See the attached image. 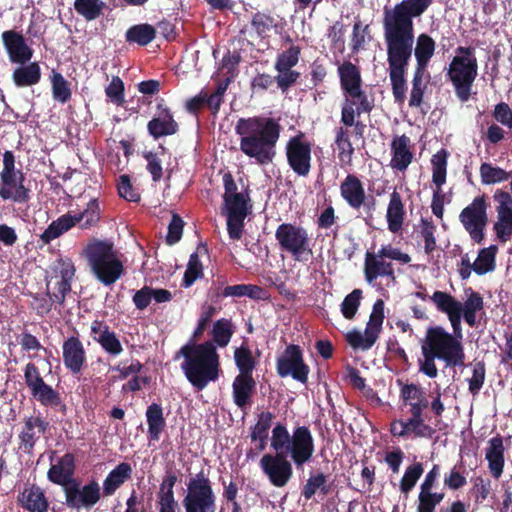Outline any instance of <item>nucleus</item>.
Here are the masks:
<instances>
[{
  "instance_id": "f257e3e1",
  "label": "nucleus",
  "mask_w": 512,
  "mask_h": 512,
  "mask_svg": "<svg viewBox=\"0 0 512 512\" xmlns=\"http://www.w3.org/2000/svg\"><path fill=\"white\" fill-rule=\"evenodd\" d=\"M433 0H402L393 7L383 9V35L386 45L388 72L392 94L398 104L406 99L408 66L414 52V71L426 72L436 50L435 40L421 33L415 40L413 20L431 6Z\"/></svg>"
},
{
  "instance_id": "f03ea898",
  "label": "nucleus",
  "mask_w": 512,
  "mask_h": 512,
  "mask_svg": "<svg viewBox=\"0 0 512 512\" xmlns=\"http://www.w3.org/2000/svg\"><path fill=\"white\" fill-rule=\"evenodd\" d=\"M430 299L438 311L447 315L452 327V333H449L442 326H430L421 342L419 371L433 379L438 375L436 360L443 361L446 367H461L464 365L465 352L460 304L454 296L440 290L435 291Z\"/></svg>"
},
{
  "instance_id": "7ed1b4c3",
  "label": "nucleus",
  "mask_w": 512,
  "mask_h": 512,
  "mask_svg": "<svg viewBox=\"0 0 512 512\" xmlns=\"http://www.w3.org/2000/svg\"><path fill=\"white\" fill-rule=\"evenodd\" d=\"M281 130L276 119L265 116L242 117L235 124L240 151L260 166L273 162Z\"/></svg>"
},
{
  "instance_id": "20e7f679",
  "label": "nucleus",
  "mask_w": 512,
  "mask_h": 512,
  "mask_svg": "<svg viewBox=\"0 0 512 512\" xmlns=\"http://www.w3.org/2000/svg\"><path fill=\"white\" fill-rule=\"evenodd\" d=\"M184 358L181 369L189 383L198 391L218 380L221 372L220 356L210 341H189L177 352L175 359Z\"/></svg>"
},
{
  "instance_id": "39448f33",
  "label": "nucleus",
  "mask_w": 512,
  "mask_h": 512,
  "mask_svg": "<svg viewBox=\"0 0 512 512\" xmlns=\"http://www.w3.org/2000/svg\"><path fill=\"white\" fill-rule=\"evenodd\" d=\"M91 271L104 285L114 284L124 273V266L108 241L96 240L85 249Z\"/></svg>"
},
{
  "instance_id": "423d86ee",
  "label": "nucleus",
  "mask_w": 512,
  "mask_h": 512,
  "mask_svg": "<svg viewBox=\"0 0 512 512\" xmlns=\"http://www.w3.org/2000/svg\"><path fill=\"white\" fill-rule=\"evenodd\" d=\"M186 486L187 493L182 500L185 512L216 511V495L212 482L203 470L191 476Z\"/></svg>"
},
{
  "instance_id": "0eeeda50",
  "label": "nucleus",
  "mask_w": 512,
  "mask_h": 512,
  "mask_svg": "<svg viewBox=\"0 0 512 512\" xmlns=\"http://www.w3.org/2000/svg\"><path fill=\"white\" fill-rule=\"evenodd\" d=\"M275 238L281 250L290 253L296 261H306L313 254L308 231L300 225L280 224L275 231Z\"/></svg>"
},
{
  "instance_id": "6e6552de",
  "label": "nucleus",
  "mask_w": 512,
  "mask_h": 512,
  "mask_svg": "<svg viewBox=\"0 0 512 512\" xmlns=\"http://www.w3.org/2000/svg\"><path fill=\"white\" fill-rule=\"evenodd\" d=\"M289 168L299 177H307L312 168V143L301 131L289 138L285 146Z\"/></svg>"
},
{
  "instance_id": "1a4fd4ad",
  "label": "nucleus",
  "mask_w": 512,
  "mask_h": 512,
  "mask_svg": "<svg viewBox=\"0 0 512 512\" xmlns=\"http://www.w3.org/2000/svg\"><path fill=\"white\" fill-rule=\"evenodd\" d=\"M477 75L478 63H466L460 58H452L446 76L461 102H467L470 99Z\"/></svg>"
},
{
  "instance_id": "9d476101",
  "label": "nucleus",
  "mask_w": 512,
  "mask_h": 512,
  "mask_svg": "<svg viewBox=\"0 0 512 512\" xmlns=\"http://www.w3.org/2000/svg\"><path fill=\"white\" fill-rule=\"evenodd\" d=\"M459 220L471 239L481 244L485 238L488 223L486 196H478L459 214Z\"/></svg>"
},
{
  "instance_id": "9b49d317",
  "label": "nucleus",
  "mask_w": 512,
  "mask_h": 512,
  "mask_svg": "<svg viewBox=\"0 0 512 512\" xmlns=\"http://www.w3.org/2000/svg\"><path fill=\"white\" fill-rule=\"evenodd\" d=\"M276 371L279 377H292L294 380L307 384L310 372L303 358V350L299 345L289 344L277 358Z\"/></svg>"
},
{
  "instance_id": "f8f14e48",
  "label": "nucleus",
  "mask_w": 512,
  "mask_h": 512,
  "mask_svg": "<svg viewBox=\"0 0 512 512\" xmlns=\"http://www.w3.org/2000/svg\"><path fill=\"white\" fill-rule=\"evenodd\" d=\"M340 195L345 203L353 210L363 209L368 215L375 210L376 200L367 195L364 183L355 174H348L340 183Z\"/></svg>"
},
{
  "instance_id": "ddd939ff",
  "label": "nucleus",
  "mask_w": 512,
  "mask_h": 512,
  "mask_svg": "<svg viewBox=\"0 0 512 512\" xmlns=\"http://www.w3.org/2000/svg\"><path fill=\"white\" fill-rule=\"evenodd\" d=\"M384 321V302L378 299L372 309L364 334L357 330L347 333L346 341L353 349H370L378 339Z\"/></svg>"
},
{
  "instance_id": "4468645a",
  "label": "nucleus",
  "mask_w": 512,
  "mask_h": 512,
  "mask_svg": "<svg viewBox=\"0 0 512 512\" xmlns=\"http://www.w3.org/2000/svg\"><path fill=\"white\" fill-rule=\"evenodd\" d=\"M260 468L275 487H284L293 476V467L286 453L264 454L259 462Z\"/></svg>"
},
{
  "instance_id": "2eb2a0df",
  "label": "nucleus",
  "mask_w": 512,
  "mask_h": 512,
  "mask_svg": "<svg viewBox=\"0 0 512 512\" xmlns=\"http://www.w3.org/2000/svg\"><path fill=\"white\" fill-rule=\"evenodd\" d=\"M497 203V221L493 224V231L501 243L512 239V195L502 189H497L493 195Z\"/></svg>"
},
{
  "instance_id": "dca6fc26",
  "label": "nucleus",
  "mask_w": 512,
  "mask_h": 512,
  "mask_svg": "<svg viewBox=\"0 0 512 512\" xmlns=\"http://www.w3.org/2000/svg\"><path fill=\"white\" fill-rule=\"evenodd\" d=\"M315 445L311 431L306 426H298L293 430L286 456L290 454L297 468L309 462L314 454Z\"/></svg>"
},
{
  "instance_id": "f3484780",
  "label": "nucleus",
  "mask_w": 512,
  "mask_h": 512,
  "mask_svg": "<svg viewBox=\"0 0 512 512\" xmlns=\"http://www.w3.org/2000/svg\"><path fill=\"white\" fill-rule=\"evenodd\" d=\"M100 498L101 490L96 481H91L82 488L76 482L65 487V503L72 509L92 508Z\"/></svg>"
},
{
  "instance_id": "a211bd4d",
  "label": "nucleus",
  "mask_w": 512,
  "mask_h": 512,
  "mask_svg": "<svg viewBox=\"0 0 512 512\" xmlns=\"http://www.w3.org/2000/svg\"><path fill=\"white\" fill-rule=\"evenodd\" d=\"M62 359L65 368L73 375H78L86 365V350L79 338L78 332H76V335L69 336L63 341Z\"/></svg>"
},
{
  "instance_id": "6ab92c4d",
  "label": "nucleus",
  "mask_w": 512,
  "mask_h": 512,
  "mask_svg": "<svg viewBox=\"0 0 512 512\" xmlns=\"http://www.w3.org/2000/svg\"><path fill=\"white\" fill-rule=\"evenodd\" d=\"M163 100L157 104L156 115L147 123V130L154 139L171 136L179 131V124L174 119L171 110L165 106Z\"/></svg>"
},
{
  "instance_id": "aec40b11",
  "label": "nucleus",
  "mask_w": 512,
  "mask_h": 512,
  "mask_svg": "<svg viewBox=\"0 0 512 512\" xmlns=\"http://www.w3.org/2000/svg\"><path fill=\"white\" fill-rule=\"evenodd\" d=\"M2 42L9 60L16 64H26L33 56V49L28 46L22 34L14 30L2 33Z\"/></svg>"
},
{
  "instance_id": "412c9836",
  "label": "nucleus",
  "mask_w": 512,
  "mask_h": 512,
  "mask_svg": "<svg viewBox=\"0 0 512 512\" xmlns=\"http://www.w3.org/2000/svg\"><path fill=\"white\" fill-rule=\"evenodd\" d=\"M91 336L110 356L116 357L123 352L119 338L105 321L94 320L91 323Z\"/></svg>"
},
{
  "instance_id": "4be33fe9",
  "label": "nucleus",
  "mask_w": 512,
  "mask_h": 512,
  "mask_svg": "<svg viewBox=\"0 0 512 512\" xmlns=\"http://www.w3.org/2000/svg\"><path fill=\"white\" fill-rule=\"evenodd\" d=\"M17 502L29 512H48L49 502L44 491L36 484L25 485L17 497Z\"/></svg>"
},
{
  "instance_id": "5701e85b",
  "label": "nucleus",
  "mask_w": 512,
  "mask_h": 512,
  "mask_svg": "<svg viewBox=\"0 0 512 512\" xmlns=\"http://www.w3.org/2000/svg\"><path fill=\"white\" fill-rule=\"evenodd\" d=\"M0 178L3 189L11 195V197H8V200H12L16 203H26L29 201L30 190L24 185L25 176L21 170L0 174Z\"/></svg>"
},
{
  "instance_id": "b1692460",
  "label": "nucleus",
  "mask_w": 512,
  "mask_h": 512,
  "mask_svg": "<svg viewBox=\"0 0 512 512\" xmlns=\"http://www.w3.org/2000/svg\"><path fill=\"white\" fill-rule=\"evenodd\" d=\"M410 138L405 134L395 136L391 142L392 159L390 166L398 171H405L412 163L413 153L410 150Z\"/></svg>"
},
{
  "instance_id": "393cba45",
  "label": "nucleus",
  "mask_w": 512,
  "mask_h": 512,
  "mask_svg": "<svg viewBox=\"0 0 512 512\" xmlns=\"http://www.w3.org/2000/svg\"><path fill=\"white\" fill-rule=\"evenodd\" d=\"M45 434L49 429V422L46 421L41 415L30 416L24 420L23 430L19 434L20 444L25 450H32L39 438L36 434Z\"/></svg>"
},
{
  "instance_id": "a878e982",
  "label": "nucleus",
  "mask_w": 512,
  "mask_h": 512,
  "mask_svg": "<svg viewBox=\"0 0 512 512\" xmlns=\"http://www.w3.org/2000/svg\"><path fill=\"white\" fill-rule=\"evenodd\" d=\"M255 390L256 381L253 376L237 375L232 383L234 404L240 409L250 406Z\"/></svg>"
},
{
  "instance_id": "bb28decb",
  "label": "nucleus",
  "mask_w": 512,
  "mask_h": 512,
  "mask_svg": "<svg viewBox=\"0 0 512 512\" xmlns=\"http://www.w3.org/2000/svg\"><path fill=\"white\" fill-rule=\"evenodd\" d=\"M504 453L503 438L501 435L497 434L488 441V447L485 453L488 468L495 479H499L503 473L505 465Z\"/></svg>"
},
{
  "instance_id": "cd10ccee",
  "label": "nucleus",
  "mask_w": 512,
  "mask_h": 512,
  "mask_svg": "<svg viewBox=\"0 0 512 512\" xmlns=\"http://www.w3.org/2000/svg\"><path fill=\"white\" fill-rule=\"evenodd\" d=\"M133 469L128 462H121L113 468L103 481L102 492L108 497L115 492L127 481L132 478Z\"/></svg>"
},
{
  "instance_id": "c85d7f7f",
  "label": "nucleus",
  "mask_w": 512,
  "mask_h": 512,
  "mask_svg": "<svg viewBox=\"0 0 512 512\" xmlns=\"http://www.w3.org/2000/svg\"><path fill=\"white\" fill-rule=\"evenodd\" d=\"M406 218V209L402 196L396 189L390 194L389 203L386 211V220L388 229L392 233H398L402 230Z\"/></svg>"
},
{
  "instance_id": "c756f323",
  "label": "nucleus",
  "mask_w": 512,
  "mask_h": 512,
  "mask_svg": "<svg viewBox=\"0 0 512 512\" xmlns=\"http://www.w3.org/2000/svg\"><path fill=\"white\" fill-rule=\"evenodd\" d=\"M75 472V457L72 453L63 455L48 471V479L58 485L66 486L72 481Z\"/></svg>"
},
{
  "instance_id": "7c9ffc66",
  "label": "nucleus",
  "mask_w": 512,
  "mask_h": 512,
  "mask_svg": "<svg viewBox=\"0 0 512 512\" xmlns=\"http://www.w3.org/2000/svg\"><path fill=\"white\" fill-rule=\"evenodd\" d=\"M30 393L42 406L59 408L63 415L66 414L67 406L62 401L60 393L45 381L30 390Z\"/></svg>"
},
{
  "instance_id": "2f4dec72",
  "label": "nucleus",
  "mask_w": 512,
  "mask_h": 512,
  "mask_svg": "<svg viewBox=\"0 0 512 512\" xmlns=\"http://www.w3.org/2000/svg\"><path fill=\"white\" fill-rule=\"evenodd\" d=\"M466 300L464 303L458 301L460 304L461 318L470 326L475 327L477 324V313L483 311L484 300L479 292L474 291L472 288H468L466 291Z\"/></svg>"
},
{
  "instance_id": "473e14b6",
  "label": "nucleus",
  "mask_w": 512,
  "mask_h": 512,
  "mask_svg": "<svg viewBox=\"0 0 512 512\" xmlns=\"http://www.w3.org/2000/svg\"><path fill=\"white\" fill-rule=\"evenodd\" d=\"M146 421L148 425V440L159 441L161 433L166 427V419L164 417L163 408L158 403L150 404L146 409Z\"/></svg>"
},
{
  "instance_id": "72a5a7b5",
  "label": "nucleus",
  "mask_w": 512,
  "mask_h": 512,
  "mask_svg": "<svg viewBox=\"0 0 512 512\" xmlns=\"http://www.w3.org/2000/svg\"><path fill=\"white\" fill-rule=\"evenodd\" d=\"M393 268L391 262L375 255V253L367 251L364 260V275L368 283L374 282L378 277H384Z\"/></svg>"
},
{
  "instance_id": "f704fd0d",
  "label": "nucleus",
  "mask_w": 512,
  "mask_h": 512,
  "mask_svg": "<svg viewBox=\"0 0 512 512\" xmlns=\"http://www.w3.org/2000/svg\"><path fill=\"white\" fill-rule=\"evenodd\" d=\"M12 79L17 87L33 86L41 79V68L38 62L20 64L12 74Z\"/></svg>"
},
{
  "instance_id": "c9c22d12",
  "label": "nucleus",
  "mask_w": 512,
  "mask_h": 512,
  "mask_svg": "<svg viewBox=\"0 0 512 512\" xmlns=\"http://www.w3.org/2000/svg\"><path fill=\"white\" fill-rule=\"evenodd\" d=\"M338 75L343 93L362 86L360 69L350 61H344L338 67Z\"/></svg>"
},
{
  "instance_id": "e433bc0d",
  "label": "nucleus",
  "mask_w": 512,
  "mask_h": 512,
  "mask_svg": "<svg viewBox=\"0 0 512 512\" xmlns=\"http://www.w3.org/2000/svg\"><path fill=\"white\" fill-rule=\"evenodd\" d=\"M234 333L235 326L231 319H218L213 324L211 330L212 340H210V342H212L215 347L224 348L229 344Z\"/></svg>"
},
{
  "instance_id": "4c0bfd02",
  "label": "nucleus",
  "mask_w": 512,
  "mask_h": 512,
  "mask_svg": "<svg viewBox=\"0 0 512 512\" xmlns=\"http://www.w3.org/2000/svg\"><path fill=\"white\" fill-rule=\"evenodd\" d=\"M75 226L72 215L67 213L56 220L52 221L44 232L40 235V239L44 244H49L52 240L58 238Z\"/></svg>"
},
{
  "instance_id": "58836bf2",
  "label": "nucleus",
  "mask_w": 512,
  "mask_h": 512,
  "mask_svg": "<svg viewBox=\"0 0 512 512\" xmlns=\"http://www.w3.org/2000/svg\"><path fill=\"white\" fill-rule=\"evenodd\" d=\"M156 37V29L148 23L131 26L125 33L126 42L146 46Z\"/></svg>"
},
{
  "instance_id": "ea45409f",
  "label": "nucleus",
  "mask_w": 512,
  "mask_h": 512,
  "mask_svg": "<svg viewBox=\"0 0 512 512\" xmlns=\"http://www.w3.org/2000/svg\"><path fill=\"white\" fill-rule=\"evenodd\" d=\"M317 491H319L322 496H326L331 492V485L328 484V478L323 472L310 475L302 487L301 495L306 500H310Z\"/></svg>"
},
{
  "instance_id": "a19ab883",
  "label": "nucleus",
  "mask_w": 512,
  "mask_h": 512,
  "mask_svg": "<svg viewBox=\"0 0 512 512\" xmlns=\"http://www.w3.org/2000/svg\"><path fill=\"white\" fill-rule=\"evenodd\" d=\"M224 205L227 215L248 216L252 209L249 187L241 195H233L224 200Z\"/></svg>"
},
{
  "instance_id": "79ce46f5",
  "label": "nucleus",
  "mask_w": 512,
  "mask_h": 512,
  "mask_svg": "<svg viewBox=\"0 0 512 512\" xmlns=\"http://www.w3.org/2000/svg\"><path fill=\"white\" fill-rule=\"evenodd\" d=\"M197 250V252L192 253L189 257L187 268L184 272L181 283V286L184 288L191 287L197 279L204 276L203 265L199 259V252L201 250L207 252V247L205 245H200Z\"/></svg>"
},
{
  "instance_id": "37998d69",
  "label": "nucleus",
  "mask_w": 512,
  "mask_h": 512,
  "mask_svg": "<svg viewBox=\"0 0 512 512\" xmlns=\"http://www.w3.org/2000/svg\"><path fill=\"white\" fill-rule=\"evenodd\" d=\"M448 156L447 150L442 148L431 158L432 182L436 185V190H442L441 187L446 182Z\"/></svg>"
},
{
  "instance_id": "c03bdc74",
  "label": "nucleus",
  "mask_w": 512,
  "mask_h": 512,
  "mask_svg": "<svg viewBox=\"0 0 512 512\" xmlns=\"http://www.w3.org/2000/svg\"><path fill=\"white\" fill-rule=\"evenodd\" d=\"M234 361L237 369L239 370L238 375L253 376V371L257 365V361L248 346L241 345L235 349Z\"/></svg>"
},
{
  "instance_id": "a18cd8bd",
  "label": "nucleus",
  "mask_w": 512,
  "mask_h": 512,
  "mask_svg": "<svg viewBox=\"0 0 512 512\" xmlns=\"http://www.w3.org/2000/svg\"><path fill=\"white\" fill-rule=\"evenodd\" d=\"M351 131L344 127H338L335 129V144L339 150L338 158L342 162L351 163L355 149L352 145Z\"/></svg>"
},
{
  "instance_id": "49530a36",
  "label": "nucleus",
  "mask_w": 512,
  "mask_h": 512,
  "mask_svg": "<svg viewBox=\"0 0 512 512\" xmlns=\"http://www.w3.org/2000/svg\"><path fill=\"white\" fill-rule=\"evenodd\" d=\"M100 217L101 210L97 198L91 199L87 203V207L84 211L72 215V218L75 221V225L81 223V228L83 229L95 226L100 221Z\"/></svg>"
},
{
  "instance_id": "de8ad7c7",
  "label": "nucleus",
  "mask_w": 512,
  "mask_h": 512,
  "mask_svg": "<svg viewBox=\"0 0 512 512\" xmlns=\"http://www.w3.org/2000/svg\"><path fill=\"white\" fill-rule=\"evenodd\" d=\"M498 247L496 245H490L489 247L482 248L478 257L474 262V272L477 275H484L495 269L496 266V254Z\"/></svg>"
},
{
  "instance_id": "09e8293b",
  "label": "nucleus",
  "mask_w": 512,
  "mask_h": 512,
  "mask_svg": "<svg viewBox=\"0 0 512 512\" xmlns=\"http://www.w3.org/2000/svg\"><path fill=\"white\" fill-rule=\"evenodd\" d=\"M106 3L102 0H75L74 9L86 21H93L103 14Z\"/></svg>"
},
{
  "instance_id": "8fccbe9b",
  "label": "nucleus",
  "mask_w": 512,
  "mask_h": 512,
  "mask_svg": "<svg viewBox=\"0 0 512 512\" xmlns=\"http://www.w3.org/2000/svg\"><path fill=\"white\" fill-rule=\"evenodd\" d=\"M404 423L399 434L406 433L407 437L431 438L435 434V429L426 424L424 418H409Z\"/></svg>"
},
{
  "instance_id": "3c124183",
  "label": "nucleus",
  "mask_w": 512,
  "mask_h": 512,
  "mask_svg": "<svg viewBox=\"0 0 512 512\" xmlns=\"http://www.w3.org/2000/svg\"><path fill=\"white\" fill-rule=\"evenodd\" d=\"M479 173L481 183L484 185H492L502 183L510 178V172L498 166H493L491 163L483 162L480 165Z\"/></svg>"
},
{
  "instance_id": "603ef678",
  "label": "nucleus",
  "mask_w": 512,
  "mask_h": 512,
  "mask_svg": "<svg viewBox=\"0 0 512 512\" xmlns=\"http://www.w3.org/2000/svg\"><path fill=\"white\" fill-rule=\"evenodd\" d=\"M277 25V20L269 13L256 12L252 15L251 27L262 39L268 37L271 29Z\"/></svg>"
},
{
  "instance_id": "864d4df0",
  "label": "nucleus",
  "mask_w": 512,
  "mask_h": 512,
  "mask_svg": "<svg viewBox=\"0 0 512 512\" xmlns=\"http://www.w3.org/2000/svg\"><path fill=\"white\" fill-rule=\"evenodd\" d=\"M444 497V492H433L431 489L420 488L417 512H434Z\"/></svg>"
},
{
  "instance_id": "5fc2aeb1",
  "label": "nucleus",
  "mask_w": 512,
  "mask_h": 512,
  "mask_svg": "<svg viewBox=\"0 0 512 512\" xmlns=\"http://www.w3.org/2000/svg\"><path fill=\"white\" fill-rule=\"evenodd\" d=\"M343 94L345 96L344 102L356 108L359 107L367 113H370L374 108V99L369 98L367 93L362 89V86Z\"/></svg>"
},
{
  "instance_id": "6e6d98bb",
  "label": "nucleus",
  "mask_w": 512,
  "mask_h": 512,
  "mask_svg": "<svg viewBox=\"0 0 512 512\" xmlns=\"http://www.w3.org/2000/svg\"><path fill=\"white\" fill-rule=\"evenodd\" d=\"M51 84L52 95L56 101L64 104L71 99L72 92L69 86V82L63 77L61 73L53 71L51 76Z\"/></svg>"
},
{
  "instance_id": "4d7b16f0",
  "label": "nucleus",
  "mask_w": 512,
  "mask_h": 512,
  "mask_svg": "<svg viewBox=\"0 0 512 512\" xmlns=\"http://www.w3.org/2000/svg\"><path fill=\"white\" fill-rule=\"evenodd\" d=\"M423 472L424 468L421 462H415L408 466L400 481V491L408 494L415 487Z\"/></svg>"
},
{
  "instance_id": "13d9d810",
  "label": "nucleus",
  "mask_w": 512,
  "mask_h": 512,
  "mask_svg": "<svg viewBox=\"0 0 512 512\" xmlns=\"http://www.w3.org/2000/svg\"><path fill=\"white\" fill-rule=\"evenodd\" d=\"M301 48L297 45H291L288 49L277 55L275 69H292L299 62Z\"/></svg>"
},
{
  "instance_id": "bf43d9fd",
  "label": "nucleus",
  "mask_w": 512,
  "mask_h": 512,
  "mask_svg": "<svg viewBox=\"0 0 512 512\" xmlns=\"http://www.w3.org/2000/svg\"><path fill=\"white\" fill-rule=\"evenodd\" d=\"M292 435L282 423H277L272 430L271 447L276 453H286Z\"/></svg>"
},
{
  "instance_id": "052dcab7",
  "label": "nucleus",
  "mask_w": 512,
  "mask_h": 512,
  "mask_svg": "<svg viewBox=\"0 0 512 512\" xmlns=\"http://www.w3.org/2000/svg\"><path fill=\"white\" fill-rule=\"evenodd\" d=\"M274 415L270 411H263L258 414L256 424L251 428L250 438L257 441V438H264L269 435V429L272 426Z\"/></svg>"
},
{
  "instance_id": "680f3d73",
  "label": "nucleus",
  "mask_w": 512,
  "mask_h": 512,
  "mask_svg": "<svg viewBox=\"0 0 512 512\" xmlns=\"http://www.w3.org/2000/svg\"><path fill=\"white\" fill-rule=\"evenodd\" d=\"M362 299V290L354 289L345 296L341 303V313L344 318L351 320L355 317Z\"/></svg>"
},
{
  "instance_id": "e2e57ef3",
  "label": "nucleus",
  "mask_w": 512,
  "mask_h": 512,
  "mask_svg": "<svg viewBox=\"0 0 512 512\" xmlns=\"http://www.w3.org/2000/svg\"><path fill=\"white\" fill-rule=\"evenodd\" d=\"M425 72L414 71L412 79V89L409 98L410 107H420L423 102V96L426 84L423 82Z\"/></svg>"
},
{
  "instance_id": "0e129e2a",
  "label": "nucleus",
  "mask_w": 512,
  "mask_h": 512,
  "mask_svg": "<svg viewBox=\"0 0 512 512\" xmlns=\"http://www.w3.org/2000/svg\"><path fill=\"white\" fill-rule=\"evenodd\" d=\"M486 378V365L484 361L474 363L472 376L468 379L469 392L473 396H477L482 389Z\"/></svg>"
},
{
  "instance_id": "69168bd1",
  "label": "nucleus",
  "mask_w": 512,
  "mask_h": 512,
  "mask_svg": "<svg viewBox=\"0 0 512 512\" xmlns=\"http://www.w3.org/2000/svg\"><path fill=\"white\" fill-rule=\"evenodd\" d=\"M420 233L424 239L425 253L431 254L436 249L435 231L436 226L431 219L421 218L420 220Z\"/></svg>"
},
{
  "instance_id": "338daca9",
  "label": "nucleus",
  "mask_w": 512,
  "mask_h": 512,
  "mask_svg": "<svg viewBox=\"0 0 512 512\" xmlns=\"http://www.w3.org/2000/svg\"><path fill=\"white\" fill-rule=\"evenodd\" d=\"M125 86L124 82L119 76H113L110 84L105 88V94L110 101L117 105L122 106L125 103Z\"/></svg>"
},
{
  "instance_id": "774afa93",
  "label": "nucleus",
  "mask_w": 512,
  "mask_h": 512,
  "mask_svg": "<svg viewBox=\"0 0 512 512\" xmlns=\"http://www.w3.org/2000/svg\"><path fill=\"white\" fill-rule=\"evenodd\" d=\"M177 481V475L173 472H168L160 484L159 492L157 493V501H176L174 486Z\"/></svg>"
}]
</instances>
